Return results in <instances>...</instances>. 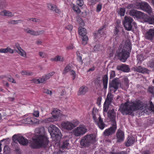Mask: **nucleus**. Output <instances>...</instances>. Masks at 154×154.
<instances>
[{
	"mask_svg": "<svg viewBox=\"0 0 154 154\" xmlns=\"http://www.w3.org/2000/svg\"><path fill=\"white\" fill-rule=\"evenodd\" d=\"M36 135L33 139V141L30 143V146L32 149H39L41 148H48V141L46 136V132L44 127L41 126L36 128L35 130Z\"/></svg>",
	"mask_w": 154,
	"mask_h": 154,
	"instance_id": "f257e3e1",
	"label": "nucleus"
},
{
	"mask_svg": "<svg viewBox=\"0 0 154 154\" xmlns=\"http://www.w3.org/2000/svg\"><path fill=\"white\" fill-rule=\"evenodd\" d=\"M142 106L136 102H127L121 106L119 110L123 115H133V112L142 109Z\"/></svg>",
	"mask_w": 154,
	"mask_h": 154,
	"instance_id": "f03ea898",
	"label": "nucleus"
},
{
	"mask_svg": "<svg viewBox=\"0 0 154 154\" xmlns=\"http://www.w3.org/2000/svg\"><path fill=\"white\" fill-rule=\"evenodd\" d=\"M131 49V42L127 40L123 48L120 47L119 52L118 53L119 59L123 62H125L130 56V52Z\"/></svg>",
	"mask_w": 154,
	"mask_h": 154,
	"instance_id": "7ed1b4c3",
	"label": "nucleus"
},
{
	"mask_svg": "<svg viewBox=\"0 0 154 154\" xmlns=\"http://www.w3.org/2000/svg\"><path fill=\"white\" fill-rule=\"evenodd\" d=\"M48 131L53 140L56 142L59 143L62 136L60 129L55 125H51L49 127Z\"/></svg>",
	"mask_w": 154,
	"mask_h": 154,
	"instance_id": "20e7f679",
	"label": "nucleus"
},
{
	"mask_svg": "<svg viewBox=\"0 0 154 154\" xmlns=\"http://www.w3.org/2000/svg\"><path fill=\"white\" fill-rule=\"evenodd\" d=\"M96 141L95 135L94 134H91L82 137L80 143L81 146L86 147L89 146L91 144H94Z\"/></svg>",
	"mask_w": 154,
	"mask_h": 154,
	"instance_id": "39448f33",
	"label": "nucleus"
},
{
	"mask_svg": "<svg viewBox=\"0 0 154 154\" xmlns=\"http://www.w3.org/2000/svg\"><path fill=\"white\" fill-rule=\"evenodd\" d=\"M121 83L119 78H116L112 81H109V89L110 92L115 93L118 89Z\"/></svg>",
	"mask_w": 154,
	"mask_h": 154,
	"instance_id": "423d86ee",
	"label": "nucleus"
},
{
	"mask_svg": "<svg viewBox=\"0 0 154 154\" xmlns=\"http://www.w3.org/2000/svg\"><path fill=\"white\" fill-rule=\"evenodd\" d=\"M137 8L141 10L148 13L149 15L152 13V8L146 2H138L136 5Z\"/></svg>",
	"mask_w": 154,
	"mask_h": 154,
	"instance_id": "0eeeda50",
	"label": "nucleus"
},
{
	"mask_svg": "<svg viewBox=\"0 0 154 154\" xmlns=\"http://www.w3.org/2000/svg\"><path fill=\"white\" fill-rule=\"evenodd\" d=\"M132 18L129 17L125 16L123 21L124 26L128 31L131 30L132 29V23L134 24Z\"/></svg>",
	"mask_w": 154,
	"mask_h": 154,
	"instance_id": "6e6552de",
	"label": "nucleus"
},
{
	"mask_svg": "<svg viewBox=\"0 0 154 154\" xmlns=\"http://www.w3.org/2000/svg\"><path fill=\"white\" fill-rule=\"evenodd\" d=\"M79 34L81 35V39L82 40V44L85 45L87 44L88 40V37L86 34L87 32L86 29L82 27H80L79 28Z\"/></svg>",
	"mask_w": 154,
	"mask_h": 154,
	"instance_id": "1a4fd4ad",
	"label": "nucleus"
},
{
	"mask_svg": "<svg viewBox=\"0 0 154 154\" xmlns=\"http://www.w3.org/2000/svg\"><path fill=\"white\" fill-rule=\"evenodd\" d=\"M12 139L14 142L17 141L23 145H26L28 143V140L22 136L15 134L13 136Z\"/></svg>",
	"mask_w": 154,
	"mask_h": 154,
	"instance_id": "9d476101",
	"label": "nucleus"
},
{
	"mask_svg": "<svg viewBox=\"0 0 154 154\" xmlns=\"http://www.w3.org/2000/svg\"><path fill=\"white\" fill-rule=\"evenodd\" d=\"M112 126L106 129L103 133V135L105 137H109L114 134L117 129V125L116 124H112Z\"/></svg>",
	"mask_w": 154,
	"mask_h": 154,
	"instance_id": "9b49d317",
	"label": "nucleus"
},
{
	"mask_svg": "<svg viewBox=\"0 0 154 154\" xmlns=\"http://www.w3.org/2000/svg\"><path fill=\"white\" fill-rule=\"evenodd\" d=\"M87 131V129L84 126H79L73 130V134L76 136L82 135Z\"/></svg>",
	"mask_w": 154,
	"mask_h": 154,
	"instance_id": "f8f14e48",
	"label": "nucleus"
},
{
	"mask_svg": "<svg viewBox=\"0 0 154 154\" xmlns=\"http://www.w3.org/2000/svg\"><path fill=\"white\" fill-rule=\"evenodd\" d=\"M107 114L108 117L112 122V124L116 125V113L115 110L114 109L109 110Z\"/></svg>",
	"mask_w": 154,
	"mask_h": 154,
	"instance_id": "ddd939ff",
	"label": "nucleus"
},
{
	"mask_svg": "<svg viewBox=\"0 0 154 154\" xmlns=\"http://www.w3.org/2000/svg\"><path fill=\"white\" fill-rule=\"evenodd\" d=\"M143 13L135 10H131L129 12L130 15L137 19H141Z\"/></svg>",
	"mask_w": 154,
	"mask_h": 154,
	"instance_id": "4468645a",
	"label": "nucleus"
},
{
	"mask_svg": "<svg viewBox=\"0 0 154 154\" xmlns=\"http://www.w3.org/2000/svg\"><path fill=\"white\" fill-rule=\"evenodd\" d=\"M61 125L62 128L68 130H71L75 127L74 124L69 122H62Z\"/></svg>",
	"mask_w": 154,
	"mask_h": 154,
	"instance_id": "2eb2a0df",
	"label": "nucleus"
},
{
	"mask_svg": "<svg viewBox=\"0 0 154 154\" xmlns=\"http://www.w3.org/2000/svg\"><path fill=\"white\" fill-rule=\"evenodd\" d=\"M116 135L117 143H120L124 141V133L123 131L118 129L116 132Z\"/></svg>",
	"mask_w": 154,
	"mask_h": 154,
	"instance_id": "dca6fc26",
	"label": "nucleus"
},
{
	"mask_svg": "<svg viewBox=\"0 0 154 154\" xmlns=\"http://www.w3.org/2000/svg\"><path fill=\"white\" fill-rule=\"evenodd\" d=\"M94 122L99 128L101 130L103 129L106 126V124L103 122L100 116H99L98 119L94 120Z\"/></svg>",
	"mask_w": 154,
	"mask_h": 154,
	"instance_id": "f3484780",
	"label": "nucleus"
},
{
	"mask_svg": "<svg viewBox=\"0 0 154 154\" xmlns=\"http://www.w3.org/2000/svg\"><path fill=\"white\" fill-rule=\"evenodd\" d=\"M141 19L144 22H147L150 24H154V16H153L149 17L147 15L143 13Z\"/></svg>",
	"mask_w": 154,
	"mask_h": 154,
	"instance_id": "a211bd4d",
	"label": "nucleus"
},
{
	"mask_svg": "<svg viewBox=\"0 0 154 154\" xmlns=\"http://www.w3.org/2000/svg\"><path fill=\"white\" fill-rule=\"evenodd\" d=\"M145 38L149 40H152L154 38V29H150L145 35Z\"/></svg>",
	"mask_w": 154,
	"mask_h": 154,
	"instance_id": "6ab92c4d",
	"label": "nucleus"
},
{
	"mask_svg": "<svg viewBox=\"0 0 154 154\" xmlns=\"http://www.w3.org/2000/svg\"><path fill=\"white\" fill-rule=\"evenodd\" d=\"M133 70L135 72L140 73H149V70L146 68L142 67L141 66L134 67L133 68Z\"/></svg>",
	"mask_w": 154,
	"mask_h": 154,
	"instance_id": "aec40b11",
	"label": "nucleus"
},
{
	"mask_svg": "<svg viewBox=\"0 0 154 154\" xmlns=\"http://www.w3.org/2000/svg\"><path fill=\"white\" fill-rule=\"evenodd\" d=\"M60 110L57 109H54L51 112L53 118L55 121L58 120L60 118Z\"/></svg>",
	"mask_w": 154,
	"mask_h": 154,
	"instance_id": "412c9836",
	"label": "nucleus"
},
{
	"mask_svg": "<svg viewBox=\"0 0 154 154\" xmlns=\"http://www.w3.org/2000/svg\"><path fill=\"white\" fill-rule=\"evenodd\" d=\"M126 141L125 142V145L127 146L132 145L135 142V138L132 136H128Z\"/></svg>",
	"mask_w": 154,
	"mask_h": 154,
	"instance_id": "4be33fe9",
	"label": "nucleus"
},
{
	"mask_svg": "<svg viewBox=\"0 0 154 154\" xmlns=\"http://www.w3.org/2000/svg\"><path fill=\"white\" fill-rule=\"evenodd\" d=\"M105 27V25L102 26L98 30V31L95 33L94 35L96 37H101L105 35L104 32V28Z\"/></svg>",
	"mask_w": 154,
	"mask_h": 154,
	"instance_id": "5701e85b",
	"label": "nucleus"
},
{
	"mask_svg": "<svg viewBox=\"0 0 154 154\" xmlns=\"http://www.w3.org/2000/svg\"><path fill=\"white\" fill-rule=\"evenodd\" d=\"M117 69L119 70L125 72H128L130 70V68L128 65L123 64L118 66L117 67Z\"/></svg>",
	"mask_w": 154,
	"mask_h": 154,
	"instance_id": "b1692460",
	"label": "nucleus"
},
{
	"mask_svg": "<svg viewBox=\"0 0 154 154\" xmlns=\"http://www.w3.org/2000/svg\"><path fill=\"white\" fill-rule=\"evenodd\" d=\"M88 88L85 86H83L81 87L78 91L79 95H83L85 94L88 91Z\"/></svg>",
	"mask_w": 154,
	"mask_h": 154,
	"instance_id": "393cba45",
	"label": "nucleus"
},
{
	"mask_svg": "<svg viewBox=\"0 0 154 154\" xmlns=\"http://www.w3.org/2000/svg\"><path fill=\"white\" fill-rule=\"evenodd\" d=\"M110 92L108 93L105 102V103L110 105L112 102L113 97V95Z\"/></svg>",
	"mask_w": 154,
	"mask_h": 154,
	"instance_id": "a878e982",
	"label": "nucleus"
},
{
	"mask_svg": "<svg viewBox=\"0 0 154 154\" xmlns=\"http://www.w3.org/2000/svg\"><path fill=\"white\" fill-rule=\"evenodd\" d=\"M102 80L103 88L106 89L107 88L108 82V78L107 74H105L103 76Z\"/></svg>",
	"mask_w": 154,
	"mask_h": 154,
	"instance_id": "bb28decb",
	"label": "nucleus"
},
{
	"mask_svg": "<svg viewBox=\"0 0 154 154\" xmlns=\"http://www.w3.org/2000/svg\"><path fill=\"white\" fill-rule=\"evenodd\" d=\"M47 7L51 10L54 11L56 13H59L60 12V10L58 9L57 6L51 4L47 5Z\"/></svg>",
	"mask_w": 154,
	"mask_h": 154,
	"instance_id": "cd10ccee",
	"label": "nucleus"
},
{
	"mask_svg": "<svg viewBox=\"0 0 154 154\" xmlns=\"http://www.w3.org/2000/svg\"><path fill=\"white\" fill-rule=\"evenodd\" d=\"M0 15L2 16H7L8 17H12L14 14L8 11L4 10L0 12Z\"/></svg>",
	"mask_w": 154,
	"mask_h": 154,
	"instance_id": "c85d7f7f",
	"label": "nucleus"
},
{
	"mask_svg": "<svg viewBox=\"0 0 154 154\" xmlns=\"http://www.w3.org/2000/svg\"><path fill=\"white\" fill-rule=\"evenodd\" d=\"M15 50L12 49L10 48L7 47L6 48H2L0 49V52L1 53H8L9 52L11 53H13Z\"/></svg>",
	"mask_w": 154,
	"mask_h": 154,
	"instance_id": "c756f323",
	"label": "nucleus"
},
{
	"mask_svg": "<svg viewBox=\"0 0 154 154\" xmlns=\"http://www.w3.org/2000/svg\"><path fill=\"white\" fill-rule=\"evenodd\" d=\"M147 91V93L151 94L152 97H154V86L152 85L149 86Z\"/></svg>",
	"mask_w": 154,
	"mask_h": 154,
	"instance_id": "7c9ffc66",
	"label": "nucleus"
},
{
	"mask_svg": "<svg viewBox=\"0 0 154 154\" xmlns=\"http://www.w3.org/2000/svg\"><path fill=\"white\" fill-rule=\"evenodd\" d=\"M51 60L52 61H60L63 62L64 60L63 58L61 56L57 55L54 58H51Z\"/></svg>",
	"mask_w": 154,
	"mask_h": 154,
	"instance_id": "2f4dec72",
	"label": "nucleus"
},
{
	"mask_svg": "<svg viewBox=\"0 0 154 154\" xmlns=\"http://www.w3.org/2000/svg\"><path fill=\"white\" fill-rule=\"evenodd\" d=\"M71 70V68L69 64H68L64 68L63 72V74H65L67 73Z\"/></svg>",
	"mask_w": 154,
	"mask_h": 154,
	"instance_id": "473e14b6",
	"label": "nucleus"
},
{
	"mask_svg": "<svg viewBox=\"0 0 154 154\" xmlns=\"http://www.w3.org/2000/svg\"><path fill=\"white\" fill-rule=\"evenodd\" d=\"M92 115L94 121L97 119V116L98 115V110L97 109H96L94 108L93 109Z\"/></svg>",
	"mask_w": 154,
	"mask_h": 154,
	"instance_id": "72a5a7b5",
	"label": "nucleus"
},
{
	"mask_svg": "<svg viewBox=\"0 0 154 154\" xmlns=\"http://www.w3.org/2000/svg\"><path fill=\"white\" fill-rule=\"evenodd\" d=\"M69 145V141L66 140L63 142L61 145V148L62 149L67 148Z\"/></svg>",
	"mask_w": 154,
	"mask_h": 154,
	"instance_id": "f704fd0d",
	"label": "nucleus"
},
{
	"mask_svg": "<svg viewBox=\"0 0 154 154\" xmlns=\"http://www.w3.org/2000/svg\"><path fill=\"white\" fill-rule=\"evenodd\" d=\"M122 82L124 84V85L127 87H128L129 84V81L128 78L127 77H124L122 80Z\"/></svg>",
	"mask_w": 154,
	"mask_h": 154,
	"instance_id": "c9c22d12",
	"label": "nucleus"
},
{
	"mask_svg": "<svg viewBox=\"0 0 154 154\" xmlns=\"http://www.w3.org/2000/svg\"><path fill=\"white\" fill-rule=\"evenodd\" d=\"M7 5L5 0H0V8H4Z\"/></svg>",
	"mask_w": 154,
	"mask_h": 154,
	"instance_id": "e433bc0d",
	"label": "nucleus"
},
{
	"mask_svg": "<svg viewBox=\"0 0 154 154\" xmlns=\"http://www.w3.org/2000/svg\"><path fill=\"white\" fill-rule=\"evenodd\" d=\"M19 48L20 50L18 51L17 52L21 56L23 57H26V56L25 52L21 48Z\"/></svg>",
	"mask_w": 154,
	"mask_h": 154,
	"instance_id": "4c0bfd02",
	"label": "nucleus"
},
{
	"mask_svg": "<svg viewBox=\"0 0 154 154\" xmlns=\"http://www.w3.org/2000/svg\"><path fill=\"white\" fill-rule=\"evenodd\" d=\"M32 120L31 124L36 125L39 124V122L38 120L36 118L32 117Z\"/></svg>",
	"mask_w": 154,
	"mask_h": 154,
	"instance_id": "58836bf2",
	"label": "nucleus"
},
{
	"mask_svg": "<svg viewBox=\"0 0 154 154\" xmlns=\"http://www.w3.org/2000/svg\"><path fill=\"white\" fill-rule=\"evenodd\" d=\"M147 65L148 67L154 69V60H149L147 63Z\"/></svg>",
	"mask_w": 154,
	"mask_h": 154,
	"instance_id": "ea45409f",
	"label": "nucleus"
},
{
	"mask_svg": "<svg viewBox=\"0 0 154 154\" xmlns=\"http://www.w3.org/2000/svg\"><path fill=\"white\" fill-rule=\"evenodd\" d=\"M31 117H28L25 119L23 121H24V123L26 124H31L32 123Z\"/></svg>",
	"mask_w": 154,
	"mask_h": 154,
	"instance_id": "a19ab883",
	"label": "nucleus"
},
{
	"mask_svg": "<svg viewBox=\"0 0 154 154\" xmlns=\"http://www.w3.org/2000/svg\"><path fill=\"white\" fill-rule=\"evenodd\" d=\"M78 22L81 26H84L85 25V22L81 18L78 17L77 18Z\"/></svg>",
	"mask_w": 154,
	"mask_h": 154,
	"instance_id": "79ce46f5",
	"label": "nucleus"
},
{
	"mask_svg": "<svg viewBox=\"0 0 154 154\" xmlns=\"http://www.w3.org/2000/svg\"><path fill=\"white\" fill-rule=\"evenodd\" d=\"M125 8H121L120 9L119 11V14L121 16H123L125 15Z\"/></svg>",
	"mask_w": 154,
	"mask_h": 154,
	"instance_id": "37998d69",
	"label": "nucleus"
},
{
	"mask_svg": "<svg viewBox=\"0 0 154 154\" xmlns=\"http://www.w3.org/2000/svg\"><path fill=\"white\" fill-rule=\"evenodd\" d=\"M55 121L53 117L48 118L45 120V122L46 123H48L51 122H54Z\"/></svg>",
	"mask_w": 154,
	"mask_h": 154,
	"instance_id": "c03bdc74",
	"label": "nucleus"
},
{
	"mask_svg": "<svg viewBox=\"0 0 154 154\" xmlns=\"http://www.w3.org/2000/svg\"><path fill=\"white\" fill-rule=\"evenodd\" d=\"M54 73L55 72H52L49 73L48 74L45 75V79H46V80L48 79L52 76L53 75Z\"/></svg>",
	"mask_w": 154,
	"mask_h": 154,
	"instance_id": "a18cd8bd",
	"label": "nucleus"
},
{
	"mask_svg": "<svg viewBox=\"0 0 154 154\" xmlns=\"http://www.w3.org/2000/svg\"><path fill=\"white\" fill-rule=\"evenodd\" d=\"M110 104H108L104 102L103 105V110L104 112H107L108 111L109 105Z\"/></svg>",
	"mask_w": 154,
	"mask_h": 154,
	"instance_id": "49530a36",
	"label": "nucleus"
},
{
	"mask_svg": "<svg viewBox=\"0 0 154 154\" xmlns=\"http://www.w3.org/2000/svg\"><path fill=\"white\" fill-rule=\"evenodd\" d=\"M110 104H108L104 102L103 105V110L104 112H107L108 111L109 105Z\"/></svg>",
	"mask_w": 154,
	"mask_h": 154,
	"instance_id": "de8ad7c7",
	"label": "nucleus"
},
{
	"mask_svg": "<svg viewBox=\"0 0 154 154\" xmlns=\"http://www.w3.org/2000/svg\"><path fill=\"white\" fill-rule=\"evenodd\" d=\"M70 75L72 76V80H74L75 79L76 77V74L75 72L72 70H71L70 72Z\"/></svg>",
	"mask_w": 154,
	"mask_h": 154,
	"instance_id": "09e8293b",
	"label": "nucleus"
},
{
	"mask_svg": "<svg viewBox=\"0 0 154 154\" xmlns=\"http://www.w3.org/2000/svg\"><path fill=\"white\" fill-rule=\"evenodd\" d=\"M143 57L142 54H140L137 56V60L141 62L143 60Z\"/></svg>",
	"mask_w": 154,
	"mask_h": 154,
	"instance_id": "8fccbe9b",
	"label": "nucleus"
},
{
	"mask_svg": "<svg viewBox=\"0 0 154 154\" xmlns=\"http://www.w3.org/2000/svg\"><path fill=\"white\" fill-rule=\"evenodd\" d=\"M46 80H47L45 79V77H43L42 78L40 79H37V81L38 83H44V82Z\"/></svg>",
	"mask_w": 154,
	"mask_h": 154,
	"instance_id": "3c124183",
	"label": "nucleus"
},
{
	"mask_svg": "<svg viewBox=\"0 0 154 154\" xmlns=\"http://www.w3.org/2000/svg\"><path fill=\"white\" fill-rule=\"evenodd\" d=\"M76 3L78 6L81 7L83 6L84 3L83 0H77L76 1Z\"/></svg>",
	"mask_w": 154,
	"mask_h": 154,
	"instance_id": "603ef678",
	"label": "nucleus"
},
{
	"mask_svg": "<svg viewBox=\"0 0 154 154\" xmlns=\"http://www.w3.org/2000/svg\"><path fill=\"white\" fill-rule=\"evenodd\" d=\"M102 8V4L99 3L98 4L96 8V11L97 12H99L101 10Z\"/></svg>",
	"mask_w": 154,
	"mask_h": 154,
	"instance_id": "864d4df0",
	"label": "nucleus"
},
{
	"mask_svg": "<svg viewBox=\"0 0 154 154\" xmlns=\"http://www.w3.org/2000/svg\"><path fill=\"white\" fill-rule=\"evenodd\" d=\"M73 9L77 13H80L81 12V11L79 8L77 6H74L73 7Z\"/></svg>",
	"mask_w": 154,
	"mask_h": 154,
	"instance_id": "5fc2aeb1",
	"label": "nucleus"
},
{
	"mask_svg": "<svg viewBox=\"0 0 154 154\" xmlns=\"http://www.w3.org/2000/svg\"><path fill=\"white\" fill-rule=\"evenodd\" d=\"M94 50L95 51H98L100 50V45L99 44L96 45L94 47Z\"/></svg>",
	"mask_w": 154,
	"mask_h": 154,
	"instance_id": "6e6d98bb",
	"label": "nucleus"
},
{
	"mask_svg": "<svg viewBox=\"0 0 154 154\" xmlns=\"http://www.w3.org/2000/svg\"><path fill=\"white\" fill-rule=\"evenodd\" d=\"M15 151L16 152V154H21L20 149L19 147L18 146L15 147Z\"/></svg>",
	"mask_w": 154,
	"mask_h": 154,
	"instance_id": "4d7b16f0",
	"label": "nucleus"
},
{
	"mask_svg": "<svg viewBox=\"0 0 154 154\" xmlns=\"http://www.w3.org/2000/svg\"><path fill=\"white\" fill-rule=\"evenodd\" d=\"M119 29L116 27H115L114 32V35L115 36H119Z\"/></svg>",
	"mask_w": 154,
	"mask_h": 154,
	"instance_id": "13d9d810",
	"label": "nucleus"
},
{
	"mask_svg": "<svg viewBox=\"0 0 154 154\" xmlns=\"http://www.w3.org/2000/svg\"><path fill=\"white\" fill-rule=\"evenodd\" d=\"M43 92L44 93L49 94H51L52 93L51 91L46 88L43 90Z\"/></svg>",
	"mask_w": 154,
	"mask_h": 154,
	"instance_id": "bf43d9fd",
	"label": "nucleus"
},
{
	"mask_svg": "<svg viewBox=\"0 0 154 154\" xmlns=\"http://www.w3.org/2000/svg\"><path fill=\"white\" fill-rule=\"evenodd\" d=\"M82 55L79 56L77 57V60L80 63L81 65H82L83 63V61L82 59Z\"/></svg>",
	"mask_w": 154,
	"mask_h": 154,
	"instance_id": "052dcab7",
	"label": "nucleus"
},
{
	"mask_svg": "<svg viewBox=\"0 0 154 154\" xmlns=\"http://www.w3.org/2000/svg\"><path fill=\"white\" fill-rule=\"evenodd\" d=\"M8 78V81L10 82L13 83H16V81H14V79L13 78L10 76V77H7Z\"/></svg>",
	"mask_w": 154,
	"mask_h": 154,
	"instance_id": "680f3d73",
	"label": "nucleus"
},
{
	"mask_svg": "<svg viewBox=\"0 0 154 154\" xmlns=\"http://www.w3.org/2000/svg\"><path fill=\"white\" fill-rule=\"evenodd\" d=\"M21 21L20 20H12L9 22V23H11L12 24H17Z\"/></svg>",
	"mask_w": 154,
	"mask_h": 154,
	"instance_id": "e2e57ef3",
	"label": "nucleus"
},
{
	"mask_svg": "<svg viewBox=\"0 0 154 154\" xmlns=\"http://www.w3.org/2000/svg\"><path fill=\"white\" fill-rule=\"evenodd\" d=\"M44 32V31L43 30L41 31H35V35H40Z\"/></svg>",
	"mask_w": 154,
	"mask_h": 154,
	"instance_id": "0e129e2a",
	"label": "nucleus"
},
{
	"mask_svg": "<svg viewBox=\"0 0 154 154\" xmlns=\"http://www.w3.org/2000/svg\"><path fill=\"white\" fill-rule=\"evenodd\" d=\"M39 54L40 57L42 58H45L46 56V54L45 53L43 52H39Z\"/></svg>",
	"mask_w": 154,
	"mask_h": 154,
	"instance_id": "69168bd1",
	"label": "nucleus"
},
{
	"mask_svg": "<svg viewBox=\"0 0 154 154\" xmlns=\"http://www.w3.org/2000/svg\"><path fill=\"white\" fill-rule=\"evenodd\" d=\"M112 154H127L126 152L122 151L120 152H111Z\"/></svg>",
	"mask_w": 154,
	"mask_h": 154,
	"instance_id": "338daca9",
	"label": "nucleus"
},
{
	"mask_svg": "<svg viewBox=\"0 0 154 154\" xmlns=\"http://www.w3.org/2000/svg\"><path fill=\"white\" fill-rule=\"evenodd\" d=\"M150 152L148 150L143 151L141 152V154H150Z\"/></svg>",
	"mask_w": 154,
	"mask_h": 154,
	"instance_id": "774afa93",
	"label": "nucleus"
}]
</instances>
